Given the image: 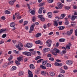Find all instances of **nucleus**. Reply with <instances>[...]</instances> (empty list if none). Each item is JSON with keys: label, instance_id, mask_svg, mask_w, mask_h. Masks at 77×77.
Segmentation results:
<instances>
[{"label": "nucleus", "instance_id": "45", "mask_svg": "<svg viewBox=\"0 0 77 77\" xmlns=\"http://www.w3.org/2000/svg\"><path fill=\"white\" fill-rule=\"evenodd\" d=\"M40 20L41 21H45V19L43 17H42L40 18Z\"/></svg>", "mask_w": 77, "mask_h": 77}, {"label": "nucleus", "instance_id": "63", "mask_svg": "<svg viewBox=\"0 0 77 77\" xmlns=\"http://www.w3.org/2000/svg\"><path fill=\"white\" fill-rule=\"evenodd\" d=\"M75 36H77V29L75 30Z\"/></svg>", "mask_w": 77, "mask_h": 77}, {"label": "nucleus", "instance_id": "11", "mask_svg": "<svg viewBox=\"0 0 77 77\" xmlns=\"http://www.w3.org/2000/svg\"><path fill=\"white\" fill-rule=\"evenodd\" d=\"M58 6L60 9H62L63 7V5L61 3H57Z\"/></svg>", "mask_w": 77, "mask_h": 77}, {"label": "nucleus", "instance_id": "39", "mask_svg": "<svg viewBox=\"0 0 77 77\" xmlns=\"http://www.w3.org/2000/svg\"><path fill=\"white\" fill-rule=\"evenodd\" d=\"M42 74L44 75H45V74H46V72H44V71H42L41 72Z\"/></svg>", "mask_w": 77, "mask_h": 77}, {"label": "nucleus", "instance_id": "23", "mask_svg": "<svg viewBox=\"0 0 77 77\" xmlns=\"http://www.w3.org/2000/svg\"><path fill=\"white\" fill-rule=\"evenodd\" d=\"M54 26H58V23L57 21H54Z\"/></svg>", "mask_w": 77, "mask_h": 77}, {"label": "nucleus", "instance_id": "59", "mask_svg": "<svg viewBox=\"0 0 77 77\" xmlns=\"http://www.w3.org/2000/svg\"><path fill=\"white\" fill-rule=\"evenodd\" d=\"M38 18H42V15H39L38 16Z\"/></svg>", "mask_w": 77, "mask_h": 77}, {"label": "nucleus", "instance_id": "58", "mask_svg": "<svg viewBox=\"0 0 77 77\" xmlns=\"http://www.w3.org/2000/svg\"><path fill=\"white\" fill-rule=\"evenodd\" d=\"M59 63H58L56 62L54 63V65H55V66H59Z\"/></svg>", "mask_w": 77, "mask_h": 77}, {"label": "nucleus", "instance_id": "47", "mask_svg": "<svg viewBox=\"0 0 77 77\" xmlns=\"http://www.w3.org/2000/svg\"><path fill=\"white\" fill-rule=\"evenodd\" d=\"M47 1L48 3H53L54 1L53 0H47Z\"/></svg>", "mask_w": 77, "mask_h": 77}, {"label": "nucleus", "instance_id": "8", "mask_svg": "<svg viewBox=\"0 0 77 77\" xmlns=\"http://www.w3.org/2000/svg\"><path fill=\"white\" fill-rule=\"evenodd\" d=\"M66 63L68 65H71L72 64V61L71 60H68L66 61Z\"/></svg>", "mask_w": 77, "mask_h": 77}, {"label": "nucleus", "instance_id": "15", "mask_svg": "<svg viewBox=\"0 0 77 77\" xmlns=\"http://www.w3.org/2000/svg\"><path fill=\"white\" fill-rule=\"evenodd\" d=\"M52 13L51 12H49L48 13V17L50 18L52 17Z\"/></svg>", "mask_w": 77, "mask_h": 77}, {"label": "nucleus", "instance_id": "19", "mask_svg": "<svg viewBox=\"0 0 77 77\" xmlns=\"http://www.w3.org/2000/svg\"><path fill=\"white\" fill-rule=\"evenodd\" d=\"M66 14H61L60 19H63L65 17Z\"/></svg>", "mask_w": 77, "mask_h": 77}, {"label": "nucleus", "instance_id": "60", "mask_svg": "<svg viewBox=\"0 0 77 77\" xmlns=\"http://www.w3.org/2000/svg\"><path fill=\"white\" fill-rule=\"evenodd\" d=\"M65 24V25H68L69 24V22L68 21L66 22Z\"/></svg>", "mask_w": 77, "mask_h": 77}, {"label": "nucleus", "instance_id": "24", "mask_svg": "<svg viewBox=\"0 0 77 77\" xmlns=\"http://www.w3.org/2000/svg\"><path fill=\"white\" fill-rule=\"evenodd\" d=\"M30 13L32 15H35V11L34 10H32L30 12Z\"/></svg>", "mask_w": 77, "mask_h": 77}, {"label": "nucleus", "instance_id": "49", "mask_svg": "<svg viewBox=\"0 0 77 77\" xmlns=\"http://www.w3.org/2000/svg\"><path fill=\"white\" fill-rule=\"evenodd\" d=\"M49 60L51 61H54V58L53 57H50L49 58Z\"/></svg>", "mask_w": 77, "mask_h": 77}, {"label": "nucleus", "instance_id": "46", "mask_svg": "<svg viewBox=\"0 0 77 77\" xmlns=\"http://www.w3.org/2000/svg\"><path fill=\"white\" fill-rule=\"evenodd\" d=\"M14 63V61H9L8 63V65H10V64H12Z\"/></svg>", "mask_w": 77, "mask_h": 77}, {"label": "nucleus", "instance_id": "10", "mask_svg": "<svg viewBox=\"0 0 77 77\" xmlns=\"http://www.w3.org/2000/svg\"><path fill=\"white\" fill-rule=\"evenodd\" d=\"M50 42H51V40H48L46 41V45L47 46H48V47H51V43H50Z\"/></svg>", "mask_w": 77, "mask_h": 77}, {"label": "nucleus", "instance_id": "21", "mask_svg": "<svg viewBox=\"0 0 77 77\" xmlns=\"http://www.w3.org/2000/svg\"><path fill=\"white\" fill-rule=\"evenodd\" d=\"M58 28L59 29V30H63L65 29V27L63 26H59L58 27Z\"/></svg>", "mask_w": 77, "mask_h": 77}, {"label": "nucleus", "instance_id": "18", "mask_svg": "<svg viewBox=\"0 0 77 77\" xmlns=\"http://www.w3.org/2000/svg\"><path fill=\"white\" fill-rule=\"evenodd\" d=\"M41 33H38L35 35V36L36 38H39V37L41 36Z\"/></svg>", "mask_w": 77, "mask_h": 77}, {"label": "nucleus", "instance_id": "42", "mask_svg": "<svg viewBox=\"0 0 77 77\" xmlns=\"http://www.w3.org/2000/svg\"><path fill=\"white\" fill-rule=\"evenodd\" d=\"M42 60H44L42 59H40V60L37 61V63H40V62H41V61H42Z\"/></svg>", "mask_w": 77, "mask_h": 77}, {"label": "nucleus", "instance_id": "36", "mask_svg": "<svg viewBox=\"0 0 77 77\" xmlns=\"http://www.w3.org/2000/svg\"><path fill=\"white\" fill-rule=\"evenodd\" d=\"M15 62L17 65H20V63H19V62H18V61L17 60H15Z\"/></svg>", "mask_w": 77, "mask_h": 77}, {"label": "nucleus", "instance_id": "32", "mask_svg": "<svg viewBox=\"0 0 77 77\" xmlns=\"http://www.w3.org/2000/svg\"><path fill=\"white\" fill-rule=\"evenodd\" d=\"M47 62L48 61L47 60L43 61L42 63V65H45V64L47 63Z\"/></svg>", "mask_w": 77, "mask_h": 77}, {"label": "nucleus", "instance_id": "12", "mask_svg": "<svg viewBox=\"0 0 77 77\" xmlns=\"http://www.w3.org/2000/svg\"><path fill=\"white\" fill-rule=\"evenodd\" d=\"M15 15L16 17H17V18L18 19V18H21V16H20V13H15Z\"/></svg>", "mask_w": 77, "mask_h": 77}, {"label": "nucleus", "instance_id": "50", "mask_svg": "<svg viewBox=\"0 0 77 77\" xmlns=\"http://www.w3.org/2000/svg\"><path fill=\"white\" fill-rule=\"evenodd\" d=\"M40 42V40H38V41H36L35 42V43L37 44H39Z\"/></svg>", "mask_w": 77, "mask_h": 77}, {"label": "nucleus", "instance_id": "57", "mask_svg": "<svg viewBox=\"0 0 77 77\" xmlns=\"http://www.w3.org/2000/svg\"><path fill=\"white\" fill-rule=\"evenodd\" d=\"M58 77H64V76L62 74H60L58 76Z\"/></svg>", "mask_w": 77, "mask_h": 77}, {"label": "nucleus", "instance_id": "48", "mask_svg": "<svg viewBox=\"0 0 77 77\" xmlns=\"http://www.w3.org/2000/svg\"><path fill=\"white\" fill-rule=\"evenodd\" d=\"M14 52L15 53H16V54H18V53H19V52L18 51H17L15 50H14Z\"/></svg>", "mask_w": 77, "mask_h": 77}, {"label": "nucleus", "instance_id": "4", "mask_svg": "<svg viewBox=\"0 0 77 77\" xmlns=\"http://www.w3.org/2000/svg\"><path fill=\"white\" fill-rule=\"evenodd\" d=\"M22 53L25 55L27 56H31V53L29 52H22Z\"/></svg>", "mask_w": 77, "mask_h": 77}, {"label": "nucleus", "instance_id": "29", "mask_svg": "<svg viewBox=\"0 0 77 77\" xmlns=\"http://www.w3.org/2000/svg\"><path fill=\"white\" fill-rule=\"evenodd\" d=\"M40 67L41 68L43 69H46V67L45 66H44L42 65L40 66Z\"/></svg>", "mask_w": 77, "mask_h": 77}, {"label": "nucleus", "instance_id": "7", "mask_svg": "<svg viewBox=\"0 0 77 77\" xmlns=\"http://www.w3.org/2000/svg\"><path fill=\"white\" fill-rule=\"evenodd\" d=\"M72 32H73V29H70V31H67L66 33V35H69L72 33Z\"/></svg>", "mask_w": 77, "mask_h": 77}, {"label": "nucleus", "instance_id": "61", "mask_svg": "<svg viewBox=\"0 0 77 77\" xmlns=\"http://www.w3.org/2000/svg\"><path fill=\"white\" fill-rule=\"evenodd\" d=\"M37 53L38 55H39V56H40V55H41V53H40V52H39V51H37Z\"/></svg>", "mask_w": 77, "mask_h": 77}, {"label": "nucleus", "instance_id": "51", "mask_svg": "<svg viewBox=\"0 0 77 77\" xmlns=\"http://www.w3.org/2000/svg\"><path fill=\"white\" fill-rule=\"evenodd\" d=\"M36 54V51H34L32 52V54L33 55H35Z\"/></svg>", "mask_w": 77, "mask_h": 77}, {"label": "nucleus", "instance_id": "31", "mask_svg": "<svg viewBox=\"0 0 77 77\" xmlns=\"http://www.w3.org/2000/svg\"><path fill=\"white\" fill-rule=\"evenodd\" d=\"M23 74H24V72H23L20 71L19 72V75L20 76H21L23 75Z\"/></svg>", "mask_w": 77, "mask_h": 77}, {"label": "nucleus", "instance_id": "62", "mask_svg": "<svg viewBox=\"0 0 77 77\" xmlns=\"http://www.w3.org/2000/svg\"><path fill=\"white\" fill-rule=\"evenodd\" d=\"M12 41L13 43H14V44H15L16 43V42H17V41H16V40H12Z\"/></svg>", "mask_w": 77, "mask_h": 77}, {"label": "nucleus", "instance_id": "41", "mask_svg": "<svg viewBox=\"0 0 77 77\" xmlns=\"http://www.w3.org/2000/svg\"><path fill=\"white\" fill-rule=\"evenodd\" d=\"M17 59L18 60L19 62H20V61H21V60H22V58L21 57H17Z\"/></svg>", "mask_w": 77, "mask_h": 77}, {"label": "nucleus", "instance_id": "2", "mask_svg": "<svg viewBox=\"0 0 77 77\" xmlns=\"http://www.w3.org/2000/svg\"><path fill=\"white\" fill-rule=\"evenodd\" d=\"M16 48H18L19 50V51H20L21 50V47L20 46H21L22 47H23V45L21 43H19L18 44H17L15 45Z\"/></svg>", "mask_w": 77, "mask_h": 77}, {"label": "nucleus", "instance_id": "9", "mask_svg": "<svg viewBox=\"0 0 77 77\" xmlns=\"http://www.w3.org/2000/svg\"><path fill=\"white\" fill-rule=\"evenodd\" d=\"M44 9V8L43 7H41L39 9L38 11V14H42V10H43Z\"/></svg>", "mask_w": 77, "mask_h": 77}, {"label": "nucleus", "instance_id": "26", "mask_svg": "<svg viewBox=\"0 0 77 77\" xmlns=\"http://www.w3.org/2000/svg\"><path fill=\"white\" fill-rule=\"evenodd\" d=\"M49 74L51 76H54V75H55V73L53 72H49Z\"/></svg>", "mask_w": 77, "mask_h": 77}, {"label": "nucleus", "instance_id": "37", "mask_svg": "<svg viewBox=\"0 0 77 77\" xmlns=\"http://www.w3.org/2000/svg\"><path fill=\"white\" fill-rule=\"evenodd\" d=\"M51 64L49 63H47V67H51Z\"/></svg>", "mask_w": 77, "mask_h": 77}, {"label": "nucleus", "instance_id": "22", "mask_svg": "<svg viewBox=\"0 0 77 77\" xmlns=\"http://www.w3.org/2000/svg\"><path fill=\"white\" fill-rule=\"evenodd\" d=\"M71 44L70 43H69L68 45L66 46V48L67 49V50H69V49H70V47H71Z\"/></svg>", "mask_w": 77, "mask_h": 77}, {"label": "nucleus", "instance_id": "27", "mask_svg": "<svg viewBox=\"0 0 77 77\" xmlns=\"http://www.w3.org/2000/svg\"><path fill=\"white\" fill-rule=\"evenodd\" d=\"M5 14H10L11 12L9 11L6 10L5 11Z\"/></svg>", "mask_w": 77, "mask_h": 77}, {"label": "nucleus", "instance_id": "13", "mask_svg": "<svg viewBox=\"0 0 77 77\" xmlns=\"http://www.w3.org/2000/svg\"><path fill=\"white\" fill-rule=\"evenodd\" d=\"M75 18H77V16L72 15L71 18L72 21H74Z\"/></svg>", "mask_w": 77, "mask_h": 77}, {"label": "nucleus", "instance_id": "34", "mask_svg": "<svg viewBox=\"0 0 77 77\" xmlns=\"http://www.w3.org/2000/svg\"><path fill=\"white\" fill-rule=\"evenodd\" d=\"M13 58V57L12 55H10V57L8 58V60L10 61L12 59V58Z\"/></svg>", "mask_w": 77, "mask_h": 77}, {"label": "nucleus", "instance_id": "28", "mask_svg": "<svg viewBox=\"0 0 77 77\" xmlns=\"http://www.w3.org/2000/svg\"><path fill=\"white\" fill-rule=\"evenodd\" d=\"M65 40L63 38H61L59 40V41L61 42H65Z\"/></svg>", "mask_w": 77, "mask_h": 77}, {"label": "nucleus", "instance_id": "53", "mask_svg": "<svg viewBox=\"0 0 77 77\" xmlns=\"http://www.w3.org/2000/svg\"><path fill=\"white\" fill-rule=\"evenodd\" d=\"M6 35L5 34H4L2 35V38H6Z\"/></svg>", "mask_w": 77, "mask_h": 77}, {"label": "nucleus", "instance_id": "16", "mask_svg": "<svg viewBox=\"0 0 77 77\" xmlns=\"http://www.w3.org/2000/svg\"><path fill=\"white\" fill-rule=\"evenodd\" d=\"M48 48H46L43 49V52L44 53H46V52H48L49 51V49Z\"/></svg>", "mask_w": 77, "mask_h": 77}, {"label": "nucleus", "instance_id": "3", "mask_svg": "<svg viewBox=\"0 0 77 77\" xmlns=\"http://www.w3.org/2000/svg\"><path fill=\"white\" fill-rule=\"evenodd\" d=\"M33 46V45L32 43H27L26 45H24L25 47H27V48H31Z\"/></svg>", "mask_w": 77, "mask_h": 77}, {"label": "nucleus", "instance_id": "33", "mask_svg": "<svg viewBox=\"0 0 77 77\" xmlns=\"http://www.w3.org/2000/svg\"><path fill=\"white\" fill-rule=\"evenodd\" d=\"M5 32V30L4 29H2L0 30V34H1V33H3V32Z\"/></svg>", "mask_w": 77, "mask_h": 77}, {"label": "nucleus", "instance_id": "54", "mask_svg": "<svg viewBox=\"0 0 77 77\" xmlns=\"http://www.w3.org/2000/svg\"><path fill=\"white\" fill-rule=\"evenodd\" d=\"M63 67L64 69H66V70L68 69V67H67V66H63Z\"/></svg>", "mask_w": 77, "mask_h": 77}, {"label": "nucleus", "instance_id": "14", "mask_svg": "<svg viewBox=\"0 0 77 77\" xmlns=\"http://www.w3.org/2000/svg\"><path fill=\"white\" fill-rule=\"evenodd\" d=\"M29 68L31 69H33L35 68V67L34 66V65L33 64L30 65Z\"/></svg>", "mask_w": 77, "mask_h": 77}, {"label": "nucleus", "instance_id": "44", "mask_svg": "<svg viewBox=\"0 0 77 77\" xmlns=\"http://www.w3.org/2000/svg\"><path fill=\"white\" fill-rule=\"evenodd\" d=\"M9 3L10 4V5H13L14 3L12 1H10L9 2Z\"/></svg>", "mask_w": 77, "mask_h": 77}, {"label": "nucleus", "instance_id": "30", "mask_svg": "<svg viewBox=\"0 0 77 77\" xmlns=\"http://www.w3.org/2000/svg\"><path fill=\"white\" fill-rule=\"evenodd\" d=\"M45 2H43L42 3H41L40 4L38 5V6L40 7L41 6H43L44 5H45Z\"/></svg>", "mask_w": 77, "mask_h": 77}, {"label": "nucleus", "instance_id": "35", "mask_svg": "<svg viewBox=\"0 0 77 77\" xmlns=\"http://www.w3.org/2000/svg\"><path fill=\"white\" fill-rule=\"evenodd\" d=\"M32 20L33 22L34 21H36V17H33L32 18Z\"/></svg>", "mask_w": 77, "mask_h": 77}, {"label": "nucleus", "instance_id": "6", "mask_svg": "<svg viewBox=\"0 0 77 77\" xmlns=\"http://www.w3.org/2000/svg\"><path fill=\"white\" fill-rule=\"evenodd\" d=\"M35 27L34 25H32L30 28V30L29 31V32L32 33V32L33 31V30H34V27Z\"/></svg>", "mask_w": 77, "mask_h": 77}, {"label": "nucleus", "instance_id": "20", "mask_svg": "<svg viewBox=\"0 0 77 77\" xmlns=\"http://www.w3.org/2000/svg\"><path fill=\"white\" fill-rule=\"evenodd\" d=\"M60 72H61V73H62L63 74H64V73H65V70H63L61 68L60 69Z\"/></svg>", "mask_w": 77, "mask_h": 77}, {"label": "nucleus", "instance_id": "1", "mask_svg": "<svg viewBox=\"0 0 77 77\" xmlns=\"http://www.w3.org/2000/svg\"><path fill=\"white\" fill-rule=\"evenodd\" d=\"M54 52H53L52 54L55 56L57 55V53H60V51L59 50V49L56 48H54Z\"/></svg>", "mask_w": 77, "mask_h": 77}, {"label": "nucleus", "instance_id": "5", "mask_svg": "<svg viewBox=\"0 0 77 77\" xmlns=\"http://www.w3.org/2000/svg\"><path fill=\"white\" fill-rule=\"evenodd\" d=\"M28 74H29L28 77H33V75L32 72L29 70H28Z\"/></svg>", "mask_w": 77, "mask_h": 77}, {"label": "nucleus", "instance_id": "64", "mask_svg": "<svg viewBox=\"0 0 77 77\" xmlns=\"http://www.w3.org/2000/svg\"><path fill=\"white\" fill-rule=\"evenodd\" d=\"M74 15H77V12L76 11H74Z\"/></svg>", "mask_w": 77, "mask_h": 77}, {"label": "nucleus", "instance_id": "43", "mask_svg": "<svg viewBox=\"0 0 77 77\" xmlns=\"http://www.w3.org/2000/svg\"><path fill=\"white\" fill-rule=\"evenodd\" d=\"M75 22H71V26H74L75 25Z\"/></svg>", "mask_w": 77, "mask_h": 77}, {"label": "nucleus", "instance_id": "17", "mask_svg": "<svg viewBox=\"0 0 77 77\" xmlns=\"http://www.w3.org/2000/svg\"><path fill=\"white\" fill-rule=\"evenodd\" d=\"M15 26V23L14 22H12L10 24V26L11 27H14Z\"/></svg>", "mask_w": 77, "mask_h": 77}, {"label": "nucleus", "instance_id": "52", "mask_svg": "<svg viewBox=\"0 0 77 77\" xmlns=\"http://www.w3.org/2000/svg\"><path fill=\"white\" fill-rule=\"evenodd\" d=\"M43 27L45 29H47V26L46 25V24H44L43 26Z\"/></svg>", "mask_w": 77, "mask_h": 77}, {"label": "nucleus", "instance_id": "40", "mask_svg": "<svg viewBox=\"0 0 77 77\" xmlns=\"http://www.w3.org/2000/svg\"><path fill=\"white\" fill-rule=\"evenodd\" d=\"M41 57H40V56H37L35 58V60H38V59H41Z\"/></svg>", "mask_w": 77, "mask_h": 77}, {"label": "nucleus", "instance_id": "38", "mask_svg": "<svg viewBox=\"0 0 77 77\" xmlns=\"http://www.w3.org/2000/svg\"><path fill=\"white\" fill-rule=\"evenodd\" d=\"M8 66V64L7 63H6L3 66V67L6 68V67Z\"/></svg>", "mask_w": 77, "mask_h": 77}, {"label": "nucleus", "instance_id": "25", "mask_svg": "<svg viewBox=\"0 0 77 77\" xmlns=\"http://www.w3.org/2000/svg\"><path fill=\"white\" fill-rule=\"evenodd\" d=\"M11 69L12 71H15L17 69V67L15 66H13L11 68Z\"/></svg>", "mask_w": 77, "mask_h": 77}, {"label": "nucleus", "instance_id": "56", "mask_svg": "<svg viewBox=\"0 0 77 77\" xmlns=\"http://www.w3.org/2000/svg\"><path fill=\"white\" fill-rule=\"evenodd\" d=\"M24 24L25 25H27V23H28V21H25L24 22Z\"/></svg>", "mask_w": 77, "mask_h": 77}, {"label": "nucleus", "instance_id": "55", "mask_svg": "<svg viewBox=\"0 0 77 77\" xmlns=\"http://www.w3.org/2000/svg\"><path fill=\"white\" fill-rule=\"evenodd\" d=\"M26 5L27 6H28V9H30V4L27 3Z\"/></svg>", "mask_w": 77, "mask_h": 77}]
</instances>
